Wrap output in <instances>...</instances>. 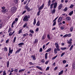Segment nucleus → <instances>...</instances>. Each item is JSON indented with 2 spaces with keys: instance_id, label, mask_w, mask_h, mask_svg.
Returning a JSON list of instances; mask_svg holds the SVG:
<instances>
[{
  "instance_id": "36",
  "label": "nucleus",
  "mask_w": 75,
  "mask_h": 75,
  "mask_svg": "<svg viewBox=\"0 0 75 75\" xmlns=\"http://www.w3.org/2000/svg\"><path fill=\"white\" fill-rule=\"evenodd\" d=\"M61 49L62 50H67V47H61Z\"/></svg>"
},
{
  "instance_id": "18",
  "label": "nucleus",
  "mask_w": 75,
  "mask_h": 75,
  "mask_svg": "<svg viewBox=\"0 0 75 75\" xmlns=\"http://www.w3.org/2000/svg\"><path fill=\"white\" fill-rule=\"evenodd\" d=\"M51 1L50 0H49V1L48 2V7H50V5H51Z\"/></svg>"
},
{
  "instance_id": "4",
  "label": "nucleus",
  "mask_w": 75,
  "mask_h": 75,
  "mask_svg": "<svg viewBox=\"0 0 75 75\" xmlns=\"http://www.w3.org/2000/svg\"><path fill=\"white\" fill-rule=\"evenodd\" d=\"M58 16L54 20H53V22H54V23L53 24V26H54V25H56V23H57V22L56 21L57 20V19H58Z\"/></svg>"
},
{
  "instance_id": "20",
  "label": "nucleus",
  "mask_w": 75,
  "mask_h": 75,
  "mask_svg": "<svg viewBox=\"0 0 75 75\" xmlns=\"http://www.w3.org/2000/svg\"><path fill=\"white\" fill-rule=\"evenodd\" d=\"M51 50H52V48H50L46 50V52H50V51H51Z\"/></svg>"
},
{
  "instance_id": "29",
  "label": "nucleus",
  "mask_w": 75,
  "mask_h": 75,
  "mask_svg": "<svg viewBox=\"0 0 75 75\" xmlns=\"http://www.w3.org/2000/svg\"><path fill=\"white\" fill-rule=\"evenodd\" d=\"M74 47V45H72L71 47H70V49H69V51H72V48Z\"/></svg>"
},
{
  "instance_id": "44",
  "label": "nucleus",
  "mask_w": 75,
  "mask_h": 75,
  "mask_svg": "<svg viewBox=\"0 0 75 75\" xmlns=\"http://www.w3.org/2000/svg\"><path fill=\"white\" fill-rule=\"evenodd\" d=\"M29 64H30V65H34V63H32V62H29Z\"/></svg>"
},
{
  "instance_id": "57",
  "label": "nucleus",
  "mask_w": 75,
  "mask_h": 75,
  "mask_svg": "<svg viewBox=\"0 0 75 75\" xmlns=\"http://www.w3.org/2000/svg\"><path fill=\"white\" fill-rule=\"evenodd\" d=\"M29 36L30 37H33V34L31 33H30L29 34Z\"/></svg>"
},
{
  "instance_id": "9",
  "label": "nucleus",
  "mask_w": 75,
  "mask_h": 75,
  "mask_svg": "<svg viewBox=\"0 0 75 75\" xmlns=\"http://www.w3.org/2000/svg\"><path fill=\"white\" fill-rule=\"evenodd\" d=\"M63 6L62 5V4H60L58 7V10H61V8H62Z\"/></svg>"
},
{
  "instance_id": "28",
  "label": "nucleus",
  "mask_w": 75,
  "mask_h": 75,
  "mask_svg": "<svg viewBox=\"0 0 75 75\" xmlns=\"http://www.w3.org/2000/svg\"><path fill=\"white\" fill-rule=\"evenodd\" d=\"M47 57H48V53H45V59H47Z\"/></svg>"
},
{
  "instance_id": "43",
  "label": "nucleus",
  "mask_w": 75,
  "mask_h": 75,
  "mask_svg": "<svg viewBox=\"0 0 75 75\" xmlns=\"http://www.w3.org/2000/svg\"><path fill=\"white\" fill-rule=\"evenodd\" d=\"M41 62H42L43 64H44V62H45V61L44 60V59H43L41 60Z\"/></svg>"
},
{
  "instance_id": "64",
  "label": "nucleus",
  "mask_w": 75,
  "mask_h": 75,
  "mask_svg": "<svg viewBox=\"0 0 75 75\" xmlns=\"http://www.w3.org/2000/svg\"><path fill=\"white\" fill-rule=\"evenodd\" d=\"M15 23H16V21H14L13 22L12 24H13V25H14V24H15Z\"/></svg>"
},
{
  "instance_id": "63",
  "label": "nucleus",
  "mask_w": 75,
  "mask_h": 75,
  "mask_svg": "<svg viewBox=\"0 0 75 75\" xmlns=\"http://www.w3.org/2000/svg\"><path fill=\"white\" fill-rule=\"evenodd\" d=\"M30 18V15H28L27 18L28 19V18Z\"/></svg>"
},
{
  "instance_id": "5",
  "label": "nucleus",
  "mask_w": 75,
  "mask_h": 75,
  "mask_svg": "<svg viewBox=\"0 0 75 75\" xmlns=\"http://www.w3.org/2000/svg\"><path fill=\"white\" fill-rule=\"evenodd\" d=\"M29 6H27L26 5L25 6V8L26 10L27 11H28V12H30V8L28 7Z\"/></svg>"
},
{
  "instance_id": "17",
  "label": "nucleus",
  "mask_w": 75,
  "mask_h": 75,
  "mask_svg": "<svg viewBox=\"0 0 75 75\" xmlns=\"http://www.w3.org/2000/svg\"><path fill=\"white\" fill-rule=\"evenodd\" d=\"M36 68L38 69H40V71H42V68L40 66H37L36 67Z\"/></svg>"
},
{
  "instance_id": "21",
  "label": "nucleus",
  "mask_w": 75,
  "mask_h": 75,
  "mask_svg": "<svg viewBox=\"0 0 75 75\" xmlns=\"http://www.w3.org/2000/svg\"><path fill=\"white\" fill-rule=\"evenodd\" d=\"M9 65H10V62L8 61L6 63V66L7 68L9 67Z\"/></svg>"
},
{
  "instance_id": "11",
  "label": "nucleus",
  "mask_w": 75,
  "mask_h": 75,
  "mask_svg": "<svg viewBox=\"0 0 75 75\" xmlns=\"http://www.w3.org/2000/svg\"><path fill=\"white\" fill-rule=\"evenodd\" d=\"M56 11V10H55V8H54L52 11H51V13L52 14H54V13H55V11Z\"/></svg>"
},
{
  "instance_id": "26",
  "label": "nucleus",
  "mask_w": 75,
  "mask_h": 75,
  "mask_svg": "<svg viewBox=\"0 0 75 75\" xmlns=\"http://www.w3.org/2000/svg\"><path fill=\"white\" fill-rule=\"evenodd\" d=\"M55 45L56 48H59V45L57 43H55Z\"/></svg>"
},
{
  "instance_id": "13",
  "label": "nucleus",
  "mask_w": 75,
  "mask_h": 75,
  "mask_svg": "<svg viewBox=\"0 0 75 75\" xmlns=\"http://www.w3.org/2000/svg\"><path fill=\"white\" fill-rule=\"evenodd\" d=\"M74 13V11H71V12H70V13H69L68 15L71 16L72 14H73Z\"/></svg>"
},
{
  "instance_id": "59",
  "label": "nucleus",
  "mask_w": 75,
  "mask_h": 75,
  "mask_svg": "<svg viewBox=\"0 0 75 75\" xmlns=\"http://www.w3.org/2000/svg\"><path fill=\"white\" fill-rule=\"evenodd\" d=\"M68 36V34H66L63 36V37H67Z\"/></svg>"
},
{
  "instance_id": "60",
  "label": "nucleus",
  "mask_w": 75,
  "mask_h": 75,
  "mask_svg": "<svg viewBox=\"0 0 75 75\" xmlns=\"http://www.w3.org/2000/svg\"><path fill=\"white\" fill-rule=\"evenodd\" d=\"M49 69H50V67H48L46 68V71H48Z\"/></svg>"
},
{
  "instance_id": "50",
  "label": "nucleus",
  "mask_w": 75,
  "mask_h": 75,
  "mask_svg": "<svg viewBox=\"0 0 75 75\" xmlns=\"http://www.w3.org/2000/svg\"><path fill=\"white\" fill-rule=\"evenodd\" d=\"M12 35H13L12 33V32H11L9 33V36H11Z\"/></svg>"
},
{
  "instance_id": "7",
  "label": "nucleus",
  "mask_w": 75,
  "mask_h": 75,
  "mask_svg": "<svg viewBox=\"0 0 75 75\" xmlns=\"http://www.w3.org/2000/svg\"><path fill=\"white\" fill-rule=\"evenodd\" d=\"M62 17H60L58 18L57 21L58 24H59V23H60V22L62 21Z\"/></svg>"
},
{
  "instance_id": "27",
  "label": "nucleus",
  "mask_w": 75,
  "mask_h": 75,
  "mask_svg": "<svg viewBox=\"0 0 75 75\" xmlns=\"http://www.w3.org/2000/svg\"><path fill=\"white\" fill-rule=\"evenodd\" d=\"M54 54H57L58 53V52H57V49L55 48L54 50Z\"/></svg>"
},
{
  "instance_id": "19",
  "label": "nucleus",
  "mask_w": 75,
  "mask_h": 75,
  "mask_svg": "<svg viewBox=\"0 0 75 75\" xmlns=\"http://www.w3.org/2000/svg\"><path fill=\"white\" fill-rule=\"evenodd\" d=\"M24 45V43L23 42H21L18 44V45H20L19 47H21V45Z\"/></svg>"
},
{
  "instance_id": "42",
  "label": "nucleus",
  "mask_w": 75,
  "mask_h": 75,
  "mask_svg": "<svg viewBox=\"0 0 75 75\" xmlns=\"http://www.w3.org/2000/svg\"><path fill=\"white\" fill-rule=\"evenodd\" d=\"M23 35V36H27V35H28V34L27 33H26L25 34H23V35Z\"/></svg>"
},
{
  "instance_id": "39",
  "label": "nucleus",
  "mask_w": 75,
  "mask_h": 75,
  "mask_svg": "<svg viewBox=\"0 0 75 75\" xmlns=\"http://www.w3.org/2000/svg\"><path fill=\"white\" fill-rule=\"evenodd\" d=\"M27 25V23H26L25 24L23 25V28H25V27H26Z\"/></svg>"
},
{
  "instance_id": "31",
  "label": "nucleus",
  "mask_w": 75,
  "mask_h": 75,
  "mask_svg": "<svg viewBox=\"0 0 75 75\" xmlns=\"http://www.w3.org/2000/svg\"><path fill=\"white\" fill-rule=\"evenodd\" d=\"M74 5L71 4L70 6L69 7V8H72L73 7H74Z\"/></svg>"
},
{
  "instance_id": "53",
  "label": "nucleus",
  "mask_w": 75,
  "mask_h": 75,
  "mask_svg": "<svg viewBox=\"0 0 75 75\" xmlns=\"http://www.w3.org/2000/svg\"><path fill=\"white\" fill-rule=\"evenodd\" d=\"M39 52H42V48H40V50H39Z\"/></svg>"
},
{
  "instance_id": "34",
  "label": "nucleus",
  "mask_w": 75,
  "mask_h": 75,
  "mask_svg": "<svg viewBox=\"0 0 75 75\" xmlns=\"http://www.w3.org/2000/svg\"><path fill=\"white\" fill-rule=\"evenodd\" d=\"M29 32L30 33H32V34H34V30H32L31 29L29 30Z\"/></svg>"
},
{
  "instance_id": "8",
  "label": "nucleus",
  "mask_w": 75,
  "mask_h": 75,
  "mask_svg": "<svg viewBox=\"0 0 75 75\" xmlns=\"http://www.w3.org/2000/svg\"><path fill=\"white\" fill-rule=\"evenodd\" d=\"M9 53H10L11 54H12V53L13 52V49H12L11 50V47H9Z\"/></svg>"
},
{
  "instance_id": "52",
  "label": "nucleus",
  "mask_w": 75,
  "mask_h": 75,
  "mask_svg": "<svg viewBox=\"0 0 75 75\" xmlns=\"http://www.w3.org/2000/svg\"><path fill=\"white\" fill-rule=\"evenodd\" d=\"M26 10H25L22 13V14H25V13H26Z\"/></svg>"
},
{
  "instance_id": "10",
  "label": "nucleus",
  "mask_w": 75,
  "mask_h": 75,
  "mask_svg": "<svg viewBox=\"0 0 75 75\" xmlns=\"http://www.w3.org/2000/svg\"><path fill=\"white\" fill-rule=\"evenodd\" d=\"M21 48H19V49L16 51V52L15 53V54H17V53H19L20 51H21Z\"/></svg>"
},
{
  "instance_id": "51",
  "label": "nucleus",
  "mask_w": 75,
  "mask_h": 75,
  "mask_svg": "<svg viewBox=\"0 0 75 75\" xmlns=\"http://www.w3.org/2000/svg\"><path fill=\"white\" fill-rule=\"evenodd\" d=\"M18 69H15L14 70L15 72H18Z\"/></svg>"
},
{
  "instance_id": "25",
  "label": "nucleus",
  "mask_w": 75,
  "mask_h": 75,
  "mask_svg": "<svg viewBox=\"0 0 75 75\" xmlns=\"http://www.w3.org/2000/svg\"><path fill=\"white\" fill-rule=\"evenodd\" d=\"M25 71V69H21L18 72H23V71Z\"/></svg>"
},
{
  "instance_id": "35",
  "label": "nucleus",
  "mask_w": 75,
  "mask_h": 75,
  "mask_svg": "<svg viewBox=\"0 0 75 75\" xmlns=\"http://www.w3.org/2000/svg\"><path fill=\"white\" fill-rule=\"evenodd\" d=\"M7 48L6 47H5L4 48V51H5L6 52H7Z\"/></svg>"
},
{
  "instance_id": "45",
  "label": "nucleus",
  "mask_w": 75,
  "mask_h": 75,
  "mask_svg": "<svg viewBox=\"0 0 75 75\" xmlns=\"http://www.w3.org/2000/svg\"><path fill=\"white\" fill-rule=\"evenodd\" d=\"M73 29H74V28L73 27H71L70 28V31L71 32H72V31H73Z\"/></svg>"
},
{
  "instance_id": "16",
  "label": "nucleus",
  "mask_w": 75,
  "mask_h": 75,
  "mask_svg": "<svg viewBox=\"0 0 75 75\" xmlns=\"http://www.w3.org/2000/svg\"><path fill=\"white\" fill-rule=\"evenodd\" d=\"M31 57L33 58V60H35V61L36 60V58H35V54H34L33 56L32 55L31 56Z\"/></svg>"
},
{
  "instance_id": "48",
  "label": "nucleus",
  "mask_w": 75,
  "mask_h": 75,
  "mask_svg": "<svg viewBox=\"0 0 75 75\" xmlns=\"http://www.w3.org/2000/svg\"><path fill=\"white\" fill-rule=\"evenodd\" d=\"M72 36L71 33H69V34H68V37H71Z\"/></svg>"
},
{
  "instance_id": "30",
  "label": "nucleus",
  "mask_w": 75,
  "mask_h": 75,
  "mask_svg": "<svg viewBox=\"0 0 75 75\" xmlns=\"http://www.w3.org/2000/svg\"><path fill=\"white\" fill-rule=\"evenodd\" d=\"M40 13H41V10H39V11L38 12L37 15V16H40Z\"/></svg>"
},
{
  "instance_id": "3",
  "label": "nucleus",
  "mask_w": 75,
  "mask_h": 75,
  "mask_svg": "<svg viewBox=\"0 0 75 75\" xmlns=\"http://www.w3.org/2000/svg\"><path fill=\"white\" fill-rule=\"evenodd\" d=\"M23 21L28 22V19L27 18V15H25V16L23 18Z\"/></svg>"
},
{
  "instance_id": "41",
  "label": "nucleus",
  "mask_w": 75,
  "mask_h": 75,
  "mask_svg": "<svg viewBox=\"0 0 75 75\" xmlns=\"http://www.w3.org/2000/svg\"><path fill=\"white\" fill-rule=\"evenodd\" d=\"M22 33V29H20L18 31V34H20V33Z\"/></svg>"
},
{
  "instance_id": "32",
  "label": "nucleus",
  "mask_w": 75,
  "mask_h": 75,
  "mask_svg": "<svg viewBox=\"0 0 75 75\" xmlns=\"http://www.w3.org/2000/svg\"><path fill=\"white\" fill-rule=\"evenodd\" d=\"M68 10V8L67 7H65L64 9L63 10V11H67Z\"/></svg>"
},
{
  "instance_id": "40",
  "label": "nucleus",
  "mask_w": 75,
  "mask_h": 75,
  "mask_svg": "<svg viewBox=\"0 0 75 75\" xmlns=\"http://www.w3.org/2000/svg\"><path fill=\"white\" fill-rule=\"evenodd\" d=\"M65 54V52H64L63 53H62L61 55V57H63V55H64Z\"/></svg>"
},
{
  "instance_id": "54",
  "label": "nucleus",
  "mask_w": 75,
  "mask_h": 75,
  "mask_svg": "<svg viewBox=\"0 0 75 75\" xmlns=\"http://www.w3.org/2000/svg\"><path fill=\"white\" fill-rule=\"evenodd\" d=\"M2 12H6V9H2Z\"/></svg>"
},
{
  "instance_id": "55",
  "label": "nucleus",
  "mask_w": 75,
  "mask_h": 75,
  "mask_svg": "<svg viewBox=\"0 0 75 75\" xmlns=\"http://www.w3.org/2000/svg\"><path fill=\"white\" fill-rule=\"evenodd\" d=\"M39 31V28H37L35 30V31Z\"/></svg>"
},
{
  "instance_id": "58",
  "label": "nucleus",
  "mask_w": 75,
  "mask_h": 75,
  "mask_svg": "<svg viewBox=\"0 0 75 75\" xmlns=\"http://www.w3.org/2000/svg\"><path fill=\"white\" fill-rule=\"evenodd\" d=\"M18 0H14V2L15 3H18Z\"/></svg>"
},
{
  "instance_id": "46",
  "label": "nucleus",
  "mask_w": 75,
  "mask_h": 75,
  "mask_svg": "<svg viewBox=\"0 0 75 75\" xmlns=\"http://www.w3.org/2000/svg\"><path fill=\"white\" fill-rule=\"evenodd\" d=\"M47 38H48V39H49V40H50V35L48 34L47 35Z\"/></svg>"
},
{
  "instance_id": "6",
  "label": "nucleus",
  "mask_w": 75,
  "mask_h": 75,
  "mask_svg": "<svg viewBox=\"0 0 75 75\" xmlns=\"http://www.w3.org/2000/svg\"><path fill=\"white\" fill-rule=\"evenodd\" d=\"M44 6V4H43L41 6H40L38 9V10H41L43 9Z\"/></svg>"
},
{
  "instance_id": "37",
  "label": "nucleus",
  "mask_w": 75,
  "mask_h": 75,
  "mask_svg": "<svg viewBox=\"0 0 75 75\" xmlns=\"http://www.w3.org/2000/svg\"><path fill=\"white\" fill-rule=\"evenodd\" d=\"M16 37H15L14 38L13 42V43H14L16 42Z\"/></svg>"
},
{
  "instance_id": "24",
  "label": "nucleus",
  "mask_w": 75,
  "mask_h": 75,
  "mask_svg": "<svg viewBox=\"0 0 75 75\" xmlns=\"http://www.w3.org/2000/svg\"><path fill=\"white\" fill-rule=\"evenodd\" d=\"M35 24H36V19L34 18V22H33V24L34 25H35Z\"/></svg>"
},
{
  "instance_id": "62",
  "label": "nucleus",
  "mask_w": 75,
  "mask_h": 75,
  "mask_svg": "<svg viewBox=\"0 0 75 75\" xmlns=\"http://www.w3.org/2000/svg\"><path fill=\"white\" fill-rule=\"evenodd\" d=\"M48 62H49V60H48L47 61H46L45 63V64L47 65L48 64Z\"/></svg>"
},
{
  "instance_id": "33",
  "label": "nucleus",
  "mask_w": 75,
  "mask_h": 75,
  "mask_svg": "<svg viewBox=\"0 0 75 75\" xmlns=\"http://www.w3.org/2000/svg\"><path fill=\"white\" fill-rule=\"evenodd\" d=\"M45 37H46V36H45V35H43L42 37V40H44L45 38Z\"/></svg>"
},
{
  "instance_id": "1",
  "label": "nucleus",
  "mask_w": 75,
  "mask_h": 75,
  "mask_svg": "<svg viewBox=\"0 0 75 75\" xmlns=\"http://www.w3.org/2000/svg\"><path fill=\"white\" fill-rule=\"evenodd\" d=\"M50 9H52V8H53V6H54V8H57V3L55 2V3L52 4H50Z\"/></svg>"
},
{
  "instance_id": "61",
  "label": "nucleus",
  "mask_w": 75,
  "mask_h": 75,
  "mask_svg": "<svg viewBox=\"0 0 75 75\" xmlns=\"http://www.w3.org/2000/svg\"><path fill=\"white\" fill-rule=\"evenodd\" d=\"M11 72H13V71H14V69H13V68H11Z\"/></svg>"
},
{
  "instance_id": "14",
  "label": "nucleus",
  "mask_w": 75,
  "mask_h": 75,
  "mask_svg": "<svg viewBox=\"0 0 75 75\" xmlns=\"http://www.w3.org/2000/svg\"><path fill=\"white\" fill-rule=\"evenodd\" d=\"M38 39H36L35 40L33 43H34V44H36L37 43V44L38 43Z\"/></svg>"
},
{
  "instance_id": "56",
  "label": "nucleus",
  "mask_w": 75,
  "mask_h": 75,
  "mask_svg": "<svg viewBox=\"0 0 75 75\" xmlns=\"http://www.w3.org/2000/svg\"><path fill=\"white\" fill-rule=\"evenodd\" d=\"M66 62H67V61H66V60H64L63 61V64H65L66 63Z\"/></svg>"
},
{
  "instance_id": "2",
  "label": "nucleus",
  "mask_w": 75,
  "mask_h": 75,
  "mask_svg": "<svg viewBox=\"0 0 75 75\" xmlns=\"http://www.w3.org/2000/svg\"><path fill=\"white\" fill-rule=\"evenodd\" d=\"M11 11L12 13H15L17 11L16 7H13L11 9Z\"/></svg>"
},
{
  "instance_id": "23",
  "label": "nucleus",
  "mask_w": 75,
  "mask_h": 75,
  "mask_svg": "<svg viewBox=\"0 0 75 75\" xmlns=\"http://www.w3.org/2000/svg\"><path fill=\"white\" fill-rule=\"evenodd\" d=\"M63 72L64 71L62 70L61 71H60V72L59 73L58 75H61L62 74H63Z\"/></svg>"
},
{
  "instance_id": "15",
  "label": "nucleus",
  "mask_w": 75,
  "mask_h": 75,
  "mask_svg": "<svg viewBox=\"0 0 75 75\" xmlns=\"http://www.w3.org/2000/svg\"><path fill=\"white\" fill-rule=\"evenodd\" d=\"M72 66L73 67V68L74 69H75V61L73 63Z\"/></svg>"
},
{
  "instance_id": "49",
  "label": "nucleus",
  "mask_w": 75,
  "mask_h": 75,
  "mask_svg": "<svg viewBox=\"0 0 75 75\" xmlns=\"http://www.w3.org/2000/svg\"><path fill=\"white\" fill-rule=\"evenodd\" d=\"M67 43L69 44H71L72 42L71 41H68L67 42Z\"/></svg>"
},
{
  "instance_id": "47",
  "label": "nucleus",
  "mask_w": 75,
  "mask_h": 75,
  "mask_svg": "<svg viewBox=\"0 0 75 75\" xmlns=\"http://www.w3.org/2000/svg\"><path fill=\"white\" fill-rule=\"evenodd\" d=\"M11 31V28H9L8 31V33H10Z\"/></svg>"
},
{
  "instance_id": "12",
  "label": "nucleus",
  "mask_w": 75,
  "mask_h": 75,
  "mask_svg": "<svg viewBox=\"0 0 75 75\" xmlns=\"http://www.w3.org/2000/svg\"><path fill=\"white\" fill-rule=\"evenodd\" d=\"M66 20L67 21H70L71 20V17L67 16L66 18Z\"/></svg>"
},
{
  "instance_id": "22",
  "label": "nucleus",
  "mask_w": 75,
  "mask_h": 75,
  "mask_svg": "<svg viewBox=\"0 0 75 75\" xmlns=\"http://www.w3.org/2000/svg\"><path fill=\"white\" fill-rule=\"evenodd\" d=\"M36 25L39 27L40 25V21H38L36 24Z\"/></svg>"
},
{
  "instance_id": "38",
  "label": "nucleus",
  "mask_w": 75,
  "mask_h": 75,
  "mask_svg": "<svg viewBox=\"0 0 75 75\" xmlns=\"http://www.w3.org/2000/svg\"><path fill=\"white\" fill-rule=\"evenodd\" d=\"M57 57H58V55H57H57H56V56H55L54 57H53L52 58V59H55V58H57Z\"/></svg>"
}]
</instances>
